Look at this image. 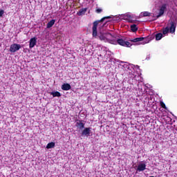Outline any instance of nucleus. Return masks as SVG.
<instances>
[{"instance_id":"2eb2a0df","label":"nucleus","mask_w":177,"mask_h":177,"mask_svg":"<svg viewBox=\"0 0 177 177\" xmlns=\"http://www.w3.org/2000/svg\"><path fill=\"white\" fill-rule=\"evenodd\" d=\"M131 42H140L141 41H143V37H137L134 39H131Z\"/></svg>"},{"instance_id":"9b49d317","label":"nucleus","mask_w":177,"mask_h":177,"mask_svg":"<svg viewBox=\"0 0 177 177\" xmlns=\"http://www.w3.org/2000/svg\"><path fill=\"white\" fill-rule=\"evenodd\" d=\"M150 41H151V39H150V37H143V39L140 41V44L145 45V44H149Z\"/></svg>"},{"instance_id":"a211bd4d","label":"nucleus","mask_w":177,"mask_h":177,"mask_svg":"<svg viewBox=\"0 0 177 177\" xmlns=\"http://www.w3.org/2000/svg\"><path fill=\"white\" fill-rule=\"evenodd\" d=\"M168 32H169V27H166V28H163V30H162L163 35H167V34H168Z\"/></svg>"},{"instance_id":"f257e3e1","label":"nucleus","mask_w":177,"mask_h":177,"mask_svg":"<svg viewBox=\"0 0 177 177\" xmlns=\"http://www.w3.org/2000/svg\"><path fill=\"white\" fill-rule=\"evenodd\" d=\"M105 19H110V17H104L100 21H95L93 22L92 28V35L93 38H99L100 41L110 42V44H113V45L118 44V45H121V46H127V48H129V46H131V43L124 41L122 39H115L110 33H103L100 31L97 34V26H99V23L101 21H104Z\"/></svg>"},{"instance_id":"5701e85b","label":"nucleus","mask_w":177,"mask_h":177,"mask_svg":"<svg viewBox=\"0 0 177 177\" xmlns=\"http://www.w3.org/2000/svg\"><path fill=\"white\" fill-rule=\"evenodd\" d=\"M104 26H106V24H104L102 27H104Z\"/></svg>"},{"instance_id":"f8f14e48","label":"nucleus","mask_w":177,"mask_h":177,"mask_svg":"<svg viewBox=\"0 0 177 177\" xmlns=\"http://www.w3.org/2000/svg\"><path fill=\"white\" fill-rule=\"evenodd\" d=\"M50 93L53 96V97H60V96H62V94L59 91L51 92Z\"/></svg>"},{"instance_id":"6ab92c4d","label":"nucleus","mask_w":177,"mask_h":177,"mask_svg":"<svg viewBox=\"0 0 177 177\" xmlns=\"http://www.w3.org/2000/svg\"><path fill=\"white\" fill-rule=\"evenodd\" d=\"M162 38V33H158L156 35V41H160Z\"/></svg>"},{"instance_id":"aec40b11","label":"nucleus","mask_w":177,"mask_h":177,"mask_svg":"<svg viewBox=\"0 0 177 177\" xmlns=\"http://www.w3.org/2000/svg\"><path fill=\"white\" fill-rule=\"evenodd\" d=\"M160 106H161V107H162L163 109L167 110V106H165V104L164 102H160Z\"/></svg>"},{"instance_id":"ddd939ff","label":"nucleus","mask_w":177,"mask_h":177,"mask_svg":"<svg viewBox=\"0 0 177 177\" xmlns=\"http://www.w3.org/2000/svg\"><path fill=\"white\" fill-rule=\"evenodd\" d=\"M56 20L52 19L47 24V28H50L51 27H53V25L55 24Z\"/></svg>"},{"instance_id":"b1692460","label":"nucleus","mask_w":177,"mask_h":177,"mask_svg":"<svg viewBox=\"0 0 177 177\" xmlns=\"http://www.w3.org/2000/svg\"><path fill=\"white\" fill-rule=\"evenodd\" d=\"M136 68H139V66L137 65V66H136Z\"/></svg>"},{"instance_id":"20e7f679","label":"nucleus","mask_w":177,"mask_h":177,"mask_svg":"<svg viewBox=\"0 0 177 177\" xmlns=\"http://www.w3.org/2000/svg\"><path fill=\"white\" fill-rule=\"evenodd\" d=\"M21 48V45L13 44L10 47V52H11V53H15V52H17V50H20Z\"/></svg>"},{"instance_id":"4be33fe9","label":"nucleus","mask_w":177,"mask_h":177,"mask_svg":"<svg viewBox=\"0 0 177 177\" xmlns=\"http://www.w3.org/2000/svg\"><path fill=\"white\" fill-rule=\"evenodd\" d=\"M102 11H103V10H102V8H98L96 10L97 13H102Z\"/></svg>"},{"instance_id":"4468645a","label":"nucleus","mask_w":177,"mask_h":177,"mask_svg":"<svg viewBox=\"0 0 177 177\" xmlns=\"http://www.w3.org/2000/svg\"><path fill=\"white\" fill-rule=\"evenodd\" d=\"M150 16V12L146 11V12H142L140 15V17H147Z\"/></svg>"},{"instance_id":"0eeeda50","label":"nucleus","mask_w":177,"mask_h":177,"mask_svg":"<svg viewBox=\"0 0 177 177\" xmlns=\"http://www.w3.org/2000/svg\"><path fill=\"white\" fill-rule=\"evenodd\" d=\"M75 126L77 128L82 131V129L85 128V123L82 122V120H77Z\"/></svg>"},{"instance_id":"412c9836","label":"nucleus","mask_w":177,"mask_h":177,"mask_svg":"<svg viewBox=\"0 0 177 177\" xmlns=\"http://www.w3.org/2000/svg\"><path fill=\"white\" fill-rule=\"evenodd\" d=\"M5 15V10H0V17H2Z\"/></svg>"},{"instance_id":"f3484780","label":"nucleus","mask_w":177,"mask_h":177,"mask_svg":"<svg viewBox=\"0 0 177 177\" xmlns=\"http://www.w3.org/2000/svg\"><path fill=\"white\" fill-rule=\"evenodd\" d=\"M55 147V142H51L46 145V149H53Z\"/></svg>"},{"instance_id":"6e6552de","label":"nucleus","mask_w":177,"mask_h":177,"mask_svg":"<svg viewBox=\"0 0 177 177\" xmlns=\"http://www.w3.org/2000/svg\"><path fill=\"white\" fill-rule=\"evenodd\" d=\"M170 28H169V31L171 34H174L175 32V30L176 28V25H175V23L174 21H171L170 23Z\"/></svg>"},{"instance_id":"39448f33","label":"nucleus","mask_w":177,"mask_h":177,"mask_svg":"<svg viewBox=\"0 0 177 177\" xmlns=\"http://www.w3.org/2000/svg\"><path fill=\"white\" fill-rule=\"evenodd\" d=\"M145 169H146V163H145V162H140L138 165L136 171L138 172H143V171H145Z\"/></svg>"},{"instance_id":"7ed1b4c3","label":"nucleus","mask_w":177,"mask_h":177,"mask_svg":"<svg viewBox=\"0 0 177 177\" xmlns=\"http://www.w3.org/2000/svg\"><path fill=\"white\" fill-rule=\"evenodd\" d=\"M91 133H92V128L85 127L81 133V136H86V138H88V136H91Z\"/></svg>"},{"instance_id":"9d476101","label":"nucleus","mask_w":177,"mask_h":177,"mask_svg":"<svg viewBox=\"0 0 177 177\" xmlns=\"http://www.w3.org/2000/svg\"><path fill=\"white\" fill-rule=\"evenodd\" d=\"M86 10H88L87 8L80 9L77 12V16H84V15H85V13H86Z\"/></svg>"},{"instance_id":"dca6fc26","label":"nucleus","mask_w":177,"mask_h":177,"mask_svg":"<svg viewBox=\"0 0 177 177\" xmlns=\"http://www.w3.org/2000/svg\"><path fill=\"white\" fill-rule=\"evenodd\" d=\"M131 30L133 32H136V31H138V27L136 26V24L131 25Z\"/></svg>"},{"instance_id":"1a4fd4ad","label":"nucleus","mask_w":177,"mask_h":177,"mask_svg":"<svg viewBox=\"0 0 177 177\" xmlns=\"http://www.w3.org/2000/svg\"><path fill=\"white\" fill-rule=\"evenodd\" d=\"M62 91H70L71 89V85L68 83H65L62 86Z\"/></svg>"},{"instance_id":"f03ea898","label":"nucleus","mask_w":177,"mask_h":177,"mask_svg":"<svg viewBox=\"0 0 177 177\" xmlns=\"http://www.w3.org/2000/svg\"><path fill=\"white\" fill-rule=\"evenodd\" d=\"M168 8H169V3H168L167 1L162 3V5L160 6L159 13L158 14V15H156L157 19L161 17V16H162V15H164V13L167 12V9H168Z\"/></svg>"},{"instance_id":"423d86ee","label":"nucleus","mask_w":177,"mask_h":177,"mask_svg":"<svg viewBox=\"0 0 177 177\" xmlns=\"http://www.w3.org/2000/svg\"><path fill=\"white\" fill-rule=\"evenodd\" d=\"M37 45V37L31 38L29 41V48L30 49H32L34 46Z\"/></svg>"}]
</instances>
